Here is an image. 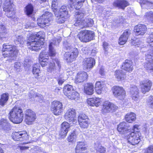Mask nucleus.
<instances>
[{"mask_svg":"<svg viewBox=\"0 0 153 153\" xmlns=\"http://www.w3.org/2000/svg\"><path fill=\"white\" fill-rule=\"evenodd\" d=\"M52 43L51 42L49 45V53L48 56H49L51 57H54L56 56V52L55 50H54V48L52 47Z\"/></svg>","mask_w":153,"mask_h":153,"instance_id":"nucleus-43","label":"nucleus"},{"mask_svg":"<svg viewBox=\"0 0 153 153\" xmlns=\"http://www.w3.org/2000/svg\"><path fill=\"white\" fill-rule=\"evenodd\" d=\"M24 115V122L27 125L33 124L36 121V113L30 109H27L24 114L21 106L16 104L10 110L8 113V117L10 121L14 124H19L23 121Z\"/></svg>","mask_w":153,"mask_h":153,"instance_id":"nucleus-1","label":"nucleus"},{"mask_svg":"<svg viewBox=\"0 0 153 153\" xmlns=\"http://www.w3.org/2000/svg\"><path fill=\"white\" fill-rule=\"evenodd\" d=\"M28 96L30 99H31L32 98H33L35 97H36V95L30 93L29 94Z\"/></svg>","mask_w":153,"mask_h":153,"instance_id":"nucleus-61","label":"nucleus"},{"mask_svg":"<svg viewBox=\"0 0 153 153\" xmlns=\"http://www.w3.org/2000/svg\"><path fill=\"white\" fill-rule=\"evenodd\" d=\"M94 36V31L86 29L79 31L77 35L80 41L83 43H87L93 40Z\"/></svg>","mask_w":153,"mask_h":153,"instance_id":"nucleus-7","label":"nucleus"},{"mask_svg":"<svg viewBox=\"0 0 153 153\" xmlns=\"http://www.w3.org/2000/svg\"><path fill=\"white\" fill-rule=\"evenodd\" d=\"M44 42L35 39L34 37L29 36L26 40V45L28 48L31 51H38L44 44Z\"/></svg>","mask_w":153,"mask_h":153,"instance_id":"nucleus-5","label":"nucleus"},{"mask_svg":"<svg viewBox=\"0 0 153 153\" xmlns=\"http://www.w3.org/2000/svg\"><path fill=\"white\" fill-rule=\"evenodd\" d=\"M20 150H24L28 149L29 148V147L27 146H18Z\"/></svg>","mask_w":153,"mask_h":153,"instance_id":"nucleus-59","label":"nucleus"},{"mask_svg":"<svg viewBox=\"0 0 153 153\" xmlns=\"http://www.w3.org/2000/svg\"><path fill=\"white\" fill-rule=\"evenodd\" d=\"M0 153H4V150L1 147H0Z\"/></svg>","mask_w":153,"mask_h":153,"instance_id":"nucleus-64","label":"nucleus"},{"mask_svg":"<svg viewBox=\"0 0 153 153\" xmlns=\"http://www.w3.org/2000/svg\"><path fill=\"white\" fill-rule=\"evenodd\" d=\"M88 77L87 72L84 71H79L77 73L75 78L74 82L77 84L87 81Z\"/></svg>","mask_w":153,"mask_h":153,"instance_id":"nucleus-26","label":"nucleus"},{"mask_svg":"<svg viewBox=\"0 0 153 153\" xmlns=\"http://www.w3.org/2000/svg\"><path fill=\"white\" fill-rule=\"evenodd\" d=\"M48 59V53L45 51H42L39 57V62L41 66L43 67L47 66Z\"/></svg>","mask_w":153,"mask_h":153,"instance_id":"nucleus-24","label":"nucleus"},{"mask_svg":"<svg viewBox=\"0 0 153 153\" xmlns=\"http://www.w3.org/2000/svg\"><path fill=\"white\" fill-rule=\"evenodd\" d=\"M16 41L19 42L18 44L22 45L24 43V40L23 37L20 36H18L16 39Z\"/></svg>","mask_w":153,"mask_h":153,"instance_id":"nucleus-51","label":"nucleus"},{"mask_svg":"<svg viewBox=\"0 0 153 153\" xmlns=\"http://www.w3.org/2000/svg\"><path fill=\"white\" fill-rule=\"evenodd\" d=\"M128 133L124 136V138L126 139L128 142L132 145L137 144L141 141L142 135L140 131H130Z\"/></svg>","mask_w":153,"mask_h":153,"instance_id":"nucleus-8","label":"nucleus"},{"mask_svg":"<svg viewBox=\"0 0 153 153\" xmlns=\"http://www.w3.org/2000/svg\"><path fill=\"white\" fill-rule=\"evenodd\" d=\"M13 139L15 141H23L28 140V135L25 131L15 132L12 135Z\"/></svg>","mask_w":153,"mask_h":153,"instance_id":"nucleus-15","label":"nucleus"},{"mask_svg":"<svg viewBox=\"0 0 153 153\" xmlns=\"http://www.w3.org/2000/svg\"><path fill=\"white\" fill-rule=\"evenodd\" d=\"M65 80L62 78H59L57 80L58 84L59 85H62L65 82Z\"/></svg>","mask_w":153,"mask_h":153,"instance_id":"nucleus-58","label":"nucleus"},{"mask_svg":"<svg viewBox=\"0 0 153 153\" xmlns=\"http://www.w3.org/2000/svg\"><path fill=\"white\" fill-rule=\"evenodd\" d=\"M78 122L79 126L82 129L87 128L90 123L88 116L83 113L80 114L78 116Z\"/></svg>","mask_w":153,"mask_h":153,"instance_id":"nucleus-14","label":"nucleus"},{"mask_svg":"<svg viewBox=\"0 0 153 153\" xmlns=\"http://www.w3.org/2000/svg\"><path fill=\"white\" fill-rule=\"evenodd\" d=\"M86 22L82 16H78L76 18L74 25L76 27H79L80 29H83L87 27L86 25Z\"/></svg>","mask_w":153,"mask_h":153,"instance_id":"nucleus-32","label":"nucleus"},{"mask_svg":"<svg viewBox=\"0 0 153 153\" xmlns=\"http://www.w3.org/2000/svg\"><path fill=\"white\" fill-rule=\"evenodd\" d=\"M63 93L68 99L77 101L79 100L80 95L79 93L75 91L72 85L66 84L63 87Z\"/></svg>","mask_w":153,"mask_h":153,"instance_id":"nucleus-4","label":"nucleus"},{"mask_svg":"<svg viewBox=\"0 0 153 153\" xmlns=\"http://www.w3.org/2000/svg\"><path fill=\"white\" fill-rule=\"evenodd\" d=\"M150 54L146 56L145 59L146 62L144 63V67L146 69L149 71L153 72V50L149 52Z\"/></svg>","mask_w":153,"mask_h":153,"instance_id":"nucleus-17","label":"nucleus"},{"mask_svg":"<svg viewBox=\"0 0 153 153\" xmlns=\"http://www.w3.org/2000/svg\"><path fill=\"white\" fill-rule=\"evenodd\" d=\"M111 90L114 96L119 98L120 100H123L126 98V91L123 87L115 85L111 88Z\"/></svg>","mask_w":153,"mask_h":153,"instance_id":"nucleus-11","label":"nucleus"},{"mask_svg":"<svg viewBox=\"0 0 153 153\" xmlns=\"http://www.w3.org/2000/svg\"><path fill=\"white\" fill-rule=\"evenodd\" d=\"M95 150L97 153H105L106 151V148L101 145H99L95 147Z\"/></svg>","mask_w":153,"mask_h":153,"instance_id":"nucleus-44","label":"nucleus"},{"mask_svg":"<svg viewBox=\"0 0 153 153\" xmlns=\"http://www.w3.org/2000/svg\"><path fill=\"white\" fill-rule=\"evenodd\" d=\"M69 131L60 128L59 132V136L62 139H63L65 137Z\"/></svg>","mask_w":153,"mask_h":153,"instance_id":"nucleus-45","label":"nucleus"},{"mask_svg":"<svg viewBox=\"0 0 153 153\" xmlns=\"http://www.w3.org/2000/svg\"><path fill=\"white\" fill-rule=\"evenodd\" d=\"M129 127V126L127 125V123L123 121L117 125V130L120 134H124V136L130 131V129L128 128Z\"/></svg>","mask_w":153,"mask_h":153,"instance_id":"nucleus-21","label":"nucleus"},{"mask_svg":"<svg viewBox=\"0 0 153 153\" xmlns=\"http://www.w3.org/2000/svg\"><path fill=\"white\" fill-rule=\"evenodd\" d=\"M100 74L102 76L105 75V73L104 69L101 68L100 69L99 71Z\"/></svg>","mask_w":153,"mask_h":153,"instance_id":"nucleus-60","label":"nucleus"},{"mask_svg":"<svg viewBox=\"0 0 153 153\" xmlns=\"http://www.w3.org/2000/svg\"><path fill=\"white\" fill-rule=\"evenodd\" d=\"M95 64V60L92 57L85 58L82 62L83 69L85 70H90Z\"/></svg>","mask_w":153,"mask_h":153,"instance_id":"nucleus-19","label":"nucleus"},{"mask_svg":"<svg viewBox=\"0 0 153 153\" xmlns=\"http://www.w3.org/2000/svg\"><path fill=\"white\" fill-rule=\"evenodd\" d=\"M153 85V82L150 80L145 79L141 81L140 83V90L141 92L145 94L149 91Z\"/></svg>","mask_w":153,"mask_h":153,"instance_id":"nucleus-16","label":"nucleus"},{"mask_svg":"<svg viewBox=\"0 0 153 153\" xmlns=\"http://www.w3.org/2000/svg\"><path fill=\"white\" fill-rule=\"evenodd\" d=\"M131 34V30L129 29L125 30L119 38V44L120 45H123L126 44Z\"/></svg>","mask_w":153,"mask_h":153,"instance_id":"nucleus-23","label":"nucleus"},{"mask_svg":"<svg viewBox=\"0 0 153 153\" xmlns=\"http://www.w3.org/2000/svg\"><path fill=\"white\" fill-rule=\"evenodd\" d=\"M83 92L87 95H92L94 92L93 84L91 82H87L85 84L83 87Z\"/></svg>","mask_w":153,"mask_h":153,"instance_id":"nucleus-30","label":"nucleus"},{"mask_svg":"<svg viewBox=\"0 0 153 153\" xmlns=\"http://www.w3.org/2000/svg\"><path fill=\"white\" fill-rule=\"evenodd\" d=\"M50 110L56 116L61 114L64 111V108L62 102L57 100H54L51 103Z\"/></svg>","mask_w":153,"mask_h":153,"instance_id":"nucleus-12","label":"nucleus"},{"mask_svg":"<svg viewBox=\"0 0 153 153\" xmlns=\"http://www.w3.org/2000/svg\"><path fill=\"white\" fill-rule=\"evenodd\" d=\"M19 63L17 62H15L14 64V67L16 68H18V67H19L20 66L19 65Z\"/></svg>","mask_w":153,"mask_h":153,"instance_id":"nucleus-63","label":"nucleus"},{"mask_svg":"<svg viewBox=\"0 0 153 153\" xmlns=\"http://www.w3.org/2000/svg\"><path fill=\"white\" fill-rule=\"evenodd\" d=\"M147 41L149 43L153 42V33L150 34L147 38Z\"/></svg>","mask_w":153,"mask_h":153,"instance_id":"nucleus-56","label":"nucleus"},{"mask_svg":"<svg viewBox=\"0 0 153 153\" xmlns=\"http://www.w3.org/2000/svg\"><path fill=\"white\" fill-rule=\"evenodd\" d=\"M58 4L57 1H56L54 0L52 1L51 5V8L53 12H54V14H55L56 13L58 12V11L57 10Z\"/></svg>","mask_w":153,"mask_h":153,"instance_id":"nucleus-48","label":"nucleus"},{"mask_svg":"<svg viewBox=\"0 0 153 153\" xmlns=\"http://www.w3.org/2000/svg\"><path fill=\"white\" fill-rule=\"evenodd\" d=\"M148 102L149 103L150 108L153 109V96L151 95L149 96Z\"/></svg>","mask_w":153,"mask_h":153,"instance_id":"nucleus-53","label":"nucleus"},{"mask_svg":"<svg viewBox=\"0 0 153 153\" xmlns=\"http://www.w3.org/2000/svg\"><path fill=\"white\" fill-rule=\"evenodd\" d=\"M144 16L150 23H153V12L150 11L146 12Z\"/></svg>","mask_w":153,"mask_h":153,"instance_id":"nucleus-42","label":"nucleus"},{"mask_svg":"<svg viewBox=\"0 0 153 153\" xmlns=\"http://www.w3.org/2000/svg\"><path fill=\"white\" fill-rule=\"evenodd\" d=\"M147 28L144 24H138L134 27V31L137 35H143L147 32Z\"/></svg>","mask_w":153,"mask_h":153,"instance_id":"nucleus-27","label":"nucleus"},{"mask_svg":"<svg viewBox=\"0 0 153 153\" xmlns=\"http://www.w3.org/2000/svg\"><path fill=\"white\" fill-rule=\"evenodd\" d=\"M61 62L59 59L55 58L52 59L48 64L47 68V71L49 73L56 72V71H59L61 69Z\"/></svg>","mask_w":153,"mask_h":153,"instance_id":"nucleus-13","label":"nucleus"},{"mask_svg":"<svg viewBox=\"0 0 153 153\" xmlns=\"http://www.w3.org/2000/svg\"><path fill=\"white\" fill-rule=\"evenodd\" d=\"M90 51L89 55L91 56H94L97 53V51L94 49H91Z\"/></svg>","mask_w":153,"mask_h":153,"instance_id":"nucleus-57","label":"nucleus"},{"mask_svg":"<svg viewBox=\"0 0 153 153\" xmlns=\"http://www.w3.org/2000/svg\"><path fill=\"white\" fill-rule=\"evenodd\" d=\"M132 89L130 91L131 95V97L132 100L134 101L137 100L139 98V92L137 87L135 86L132 87Z\"/></svg>","mask_w":153,"mask_h":153,"instance_id":"nucleus-38","label":"nucleus"},{"mask_svg":"<svg viewBox=\"0 0 153 153\" xmlns=\"http://www.w3.org/2000/svg\"><path fill=\"white\" fill-rule=\"evenodd\" d=\"M66 51L64 54V59L68 63H71L75 61L79 54V51L76 48H74L72 49L71 47L69 46H65L64 48Z\"/></svg>","mask_w":153,"mask_h":153,"instance_id":"nucleus-3","label":"nucleus"},{"mask_svg":"<svg viewBox=\"0 0 153 153\" xmlns=\"http://www.w3.org/2000/svg\"><path fill=\"white\" fill-rule=\"evenodd\" d=\"M126 121L129 123H132L135 121L136 119V114L132 112L127 113L124 117Z\"/></svg>","mask_w":153,"mask_h":153,"instance_id":"nucleus-33","label":"nucleus"},{"mask_svg":"<svg viewBox=\"0 0 153 153\" xmlns=\"http://www.w3.org/2000/svg\"><path fill=\"white\" fill-rule=\"evenodd\" d=\"M121 68L128 73H131L134 69V65L131 60L126 59L120 66Z\"/></svg>","mask_w":153,"mask_h":153,"instance_id":"nucleus-22","label":"nucleus"},{"mask_svg":"<svg viewBox=\"0 0 153 153\" xmlns=\"http://www.w3.org/2000/svg\"><path fill=\"white\" fill-rule=\"evenodd\" d=\"M88 149L86 144L83 141H79L77 142L75 148V153H85Z\"/></svg>","mask_w":153,"mask_h":153,"instance_id":"nucleus-28","label":"nucleus"},{"mask_svg":"<svg viewBox=\"0 0 153 153\" xmlns=\"http://www.w3.org/2000/svg\"><path fill=\"white\" fill-rule=\"evenodd\" d=\"M39 68V66H38L36 64H34L32 70V73L33 74L35 78L38 80L40 78L39 74L41 72Z\"/></svg>","mask_w":153,"mask_h":153,"instance_id":"nucleus-36","label":"nucleus"},{"mask_svg":"<svg viewBox=\"0 0 153 153\" xmlns=\"http://www.w3.org/2000/svg\"><path fill=\"white\" fill-rule=\"evenodd\" d=\"M85 0H69V5L76 10H79L83 6Z\"/></svg>","mask_w":153,"mask_h":153,"instance_id":"nucleus-29","label":"nucleus"},{"mask_svg":"<svg viewBox=\"0 0 153 153\" xmlns=\"http://www.w3.org/2000/svg\"><path fill=\"white\" fill-rule=\"evenodd\" d=\"M114 76L118 81H122L125 79L126 74L121 70H117L114 71Z\"/></svg>","mask_w":153,"mask_h":153,"instance_id":"nucleus-34","label":"nucleus"},{"mask_svg":"<svg viewBox=\"0 0 153 153\" xmlns=\"http://www.w3.org/2000/svg\"><path fill=\"white\" fill-rule=\"evenodd\" d=\"M91 48L90 47H85L82 49V51L85 54L89 55L90 51Z\"/></svg>","mask_w":153,"mask_h":153,"instance_id":"nucleus-52","label":"nucleus"},{"mask_svg":"<svg viewBox=\"0 0 153 153\" xmlns=\"http://www.w3.org/2000/svg\"><path fill=\"white\" fill-rule=\"evenodd\" d=\"M140 125L138 124H135L133 126L132 128V132H136V131H140V128H139Z\"/></svg>","mask_w":153,"mask_h":153,"instance_id":"nucleus-54","label":"nucleus"},{"mask_svg":"<svg viewBox=\"0 0 153 153\" xmlns=\"http://www.w3.org/2000/svg\"><path fill=\"white\" fill-rule=\"evenodd\" d=\"M76 113L75 109L70 108L68 109L64 115L65 119L69 122L74 123L76 120Z\"/></svg>","mask_w":153,"mask_h":153,"instance_id":"nucleus-20","label":"nucleus"},{"mask_svg":"<svg viewBox=\"0 0 153 153\" xmlns=\"http://www.w3.org/2000/svg\"><path fill=\"white\" fill-rule=\"evenodd\" d=\"M33 6L31 3H28L25 7V13L28 16L31 15L33 13Z\"/></svg>","mask_w":153,"mask_h":153,"instance_id":"nucleus-40","label":"nucleus"},{"mask_svg":"<svg viewBox=\"0 0 153 153\" xmlns=\"http://www.w3.org/2000/svg\"><path fill=\"white\" fill-rule=\"evenodd\" d=\"M108 46V44L106 42H104L103 43V46L104 48H107Z\"/></svg>","mask_w":153,"mask_h":153,"instance_id":"nucleus-62","label":"nucleus"},{"mask_svg":"<svg viewBox=\"0 0 153 153\" xmlns=\"http://www.w3.org/2000/svg\"><path fill=\"white\" fill-rule=\"evenodd\" d=\"M132 44L135 46L137 45L138 46V45H140L141 42L140 41H139L138 39H136V40H132L131 42Z\"/></svg>","mask_w":153,"mask_h":153,"instance_id":"nucleus-55","label":"nucleus"},{"mask_svg":"<svg viewBox=\"0 0 153 153\" xmlns=\"http://www.w3.org/2000/svg\"><path fill=\"white\" fill-rule=\"evenodd\" d=\"M77 134L76 130H74L71 131L69 134L67 138L68 142L71 143H73L75 142Z\"/></svg>","mask_w":153,"mask_h":153,"instance_id":"nucleus-39","label":"nucleus"},{"mask_svg":"<svg viewBox=\"0 0 153 153\" xmlns=\"http://www.w3.org/2000/svg\"><path fill=\"white\" fill-rule=\"evenodd\" d=\"M68 11L66 6L63 5L59 9L58 12L54 14L55 16L58 18L57 22L61 24L64 23L68 16Z\"/></svg>","mask_w":153,"mask_h":153,"instance_id":"nucleus-9","label":"nucleus"},{"mask_svg":"<svg viewBox=\"0 0 153 153\" xmlns=\"http://www.w3.org/2000/svg\"><path fill=\"white\" fill-rule=\"evenodd\" d=\"M70 127V124L66 121L63 122L61 125L60 128L68 131H69Z\"/></svg>","mask_w":153,"mask_h":153,"instance_id":"nucleus-47","label":"nucleus"},{"mask_svg":"<svg viewBox=\"0 0 153 153\" xmlns=\"http://www.w3.org/2000/svg\"><path fill=\"white\" fill-rule=\"evenodd\" d=\"M0 123L3 128L4 129L7 128L10 126V123L8 122L7 120L2 119Z\"/></svg>","mask_w":153,"mask_h":153,"instance_id":"nucleus-46","label":"nucleus"},{"mask_svg":"<svg viewBox=\"0 0 153 153\" xmlns=\"http://www.w3.org/2000/svg\"><path fill=\"white\" fill-rule=\"evenodd\" d=\"M30 36L31 37H34L35 39L39 40V41H43L44 42L45 37V33L42 31H39L37 32L35 34H31Z\"/></svg>","mask_w":153,"mask_h":153,"instance_id":"nucleus-37","label":"nucleus"},{"mask_svg":"<svg viewBox=\"0 0 153 153\" xmlns=\"http://www.w3.org/2000/svg\"><path fill=\"white\" fill-rule=\"evenodd\" d=\"M3 9L4 11L7 13L11 12V14L14 15L15 13V10L13 7L14 4L13 1L11 0H4Z\"/></svg>","mask_w":153,"mask_h":153,"instance_id":"nucleus-18","label":"nucleus"},{"mask_svg":"<svg viewBox=\"0 0 153 153\" xmlns=\"http://www.w3.org/2000/svg\"><path fill=\"white\" fill-rule=\"evenodd\" d=\"M139 2L141 6L145 4L148 6L149 5H153V1H150L148 0H139Z\"/></svg>","mask_w":153,"mask_h":153,"instance_id":"nucleus-49","label":"nucleus"},{"mask_svg":"<svg viewBox=\"0 0 153 153\" xmlns=\"http://www.w3.org/2000/svg\"><path fill=\"white\" fill-rule=\"evenodd\" d=\"M144 153H153V145H149L146 148Z\"/></svg>","mask_w":153,"mask_h":153,"instance_id":"nucleus-50","label":"nucleus"},{"mask_svg":"<svg viewBox=\"0 0 153 153\" xmlns=\"http://www.w3.org/2000/svg\"><path fill=\"white\" fill-rule=\"evenodd\" d=\"M53 16L51 12H45L37 19V25L40 27L43 28L50 25V22L53 20Z\"/></svg>","mask_w":153,"mask_h":153,"instance_id":"nucleus-6","label":"nucleus"},{"mask_svg":"<svg viewBox=\"0 0 153 153\" xmlns=\"http://www.w3.org/2000/svg\"><path fill=\"white\" fill-rule=\"evenodd\" d=\"M101 111L103 114L114 113L118 109V107L115 104L108 100L104 101L102 104Z\"/></svg>","mask_w":153,"mask_h":153,"instance_id":"nucleus-10","label":"nucleus"},{"mask_svg":"<svg viewBox=\"0 0 153 153\" xmlns=\"http://www.w3.org/2000/svg\"><path fill=\"white\" fill-rule=\"evenodd\" d=\"M1 52L2 56L4 58L15 57L17 56L19 50L15 45L4 43L3 45Z\"/></svg>","mask_w":153,"mask_h":153,"instance_id":"nucleus-2","label":"nucleus"},{"mask_svg":"<svg viewBox=\"0 0 153 153\" xmlns=\"http://www.w3.org/2000/svg\"><path fill=\"white\" fill-rule=\"evenodd\" d=\"M102 102L101 98L96 97H92L87 99V102L91 106H99Z\"/></svg>","mask_w":153,"mask_h":153,"instance_id":"nucleus-31","label":"nucleus"},{"mask_svg":"<svg viewBox=\"0 0 153 153\" xmlns=\"http://www.w3.org/2000/svg\"><path fill=\"white\" fill-rule=\"evenodd\" d=\"M112 5L114 8L124 10L130 4L126 0H115L113 2Z\"/></svg>","mask_w":153,"mask_h":153,"instance_id":"nucleus-25","label":"nucleus"},{"mask_svg":"<svg viewBox=\"0 0 153 153\" xmlns=\"http://www.w3.org/2000/svg\"><path fill=\"white\" fill-rule=\"evenodd\" d=\"M9 98V95L7 93L2 94L0 98V106L3 107L7 102Z\"/></svg>","mask_w":153,"mask_h":153,"instance_id":"nucleus-35","label":"nucleus"},{"mask_svg":"<svg viewBox=\"0 0 153 153\" xmlns=\"http://www.w3.org/2000/svg\"><path fill=\"white\" fill-rule=\"evenodd\" d=\"M103 84L100 81H97L95 85V89L96 92L98 94H100L103 90Z\"/></svg>","mask_w":153,"mask_h":153,"instance_id":"nucleus-41","label":"nucleus"}]
</instances>
